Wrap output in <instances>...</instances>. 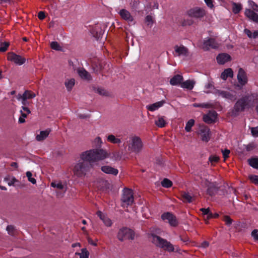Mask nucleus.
<instances>
[{"instance_id":"nucleus-1","label":"nucleus","mask_w":258,"mask_h":258,"mask_svg":"<svg viewBox=\"0 0 258 258\" xmlns=\"http://www.w3.org/2000/svg\"><path fill=\"white\" fill-rule=\"evenodd\" d=\"M106 155V152L102 149H92L82 152L80 160L74 168V174L79 177L85 176L92 167V162L103 160Z\"/></svg>"},{"instance_id":"nucleus-2","label":"nucleus","mask_w":258,"mask_h":258,"mask_svg":"<svg viewBox=\"0 0 258 258\" xmlns=\"http://www.w3.org/2000/svg\"><path fill=\"white\" fill-rule=\"evenodd\" d=\"M252 99L251 95H246L238 99L234 105V110L232 113L236 116L239 112L244 111L245 108H249Z\"/></svg>"},{"instance_id":"nucleus-3","label":"nucleus","mask_w":258,"mask_h":258,"mask_svg":"<svg viewBox=\"0 0 258 258\" xmlns=\"http://www.w3.org/2000/svg\"><path fill=\"white\" fill-rule=\"evenodd\" d=\"M151 237L152 242L157 246L163 248L164 250L168 252H173L174 251L173 245L166 239L162 238L154 234H152Z\"/></svg>"},{"instance_id":"nucleus-4","label":"nucleus","mask_w":258,"mask_h":258,"mask_svg":"<svg viewBox=\"0 0 258 258\" xmlns=\"http://www.w3.org/2000/svg\"><path fill=\"white\" fill-rule=\"evenodd\" d=\"M128 150L131 152L139 153L143 148V144L141 139L138 136L130 138L127 143Z\"/></svg>"},{"instance_id":"nucleus-5","label":"nucleus","mask_w":258,"mask_h":258,"mask_svg":"<svg viewBox=\"0 0 258 258\" xmlns=\"http://www.w3.org/2000/svg\"><path fill=\"white\" fill-rule=\"evenodd\" d=\"M136 233L134 230L126 227H123L119 229L117 238L120 241L125 240H134Z\"/></svg>"},{"instance_id":"nucleus-6","label":"nucleus","mask_w":258,"mask_h":258,"mask_svg":"<svg viewBox=\"0 0 258 258\" xmlns=\"http://www.w3.org/2000/svg\"><path fill=\"white\" fill-rule=\"evenodd\" d=\"M121 202L122 207L131 206L134 202L133 191L129 188H124L122 191Z\"/></svg>"},{"instance_id":"nucleus-7","label":"nucleus","mask_w":258,"mask_h":258,"mask_svg":"<svg viewBox=\"0 0 258 258\" xmlns=\"http://www.w3.org/2000/svg\"><path fill=\"white\" fill-rule=\"evenodd\" d=\"M187 14L189 17L201 19L205 16L206 11L202 8L195 7L188 10Z\"/></svg>"},{"instance_id":"nucleus-8","label":"nucleus","mask_w":258,"mask_h":258,"mask_svg":"<svg viewBox=\"0 0 258 258\" xmlns=\"http://www.w3.org/2000/svg\"><path fill=\"white\" fill-rule=\"evenodd\" d=\"M212 93L216 95L220 96L221 97L225 98L231 101H234L236 99V93H232L227 91L220 90L215 89Z\"/></svg>"},{"instance_id":"nucleus-9","label":"nucleus","mask_w":258,"mask_h":258,"mask_svg":"<svg viewBox=\"0 0 258 258\" xmlns=\"http://www.w3.org/2000/svg\"><path fill=\"white\" fill-rule=\"evenodd\" d=\"M219 43L215 39L213 38H208L207 40H204L202 48L204 51H208L210 49H216L219 47Z\"/></svg>"},{"instance_id":"nucleus-10","label":"nucleus","mask_w":258,"mask_h":258,"mask_svg":"<svg viewBox=\"0 0 258 258\" xmlns=\"http://www.w3.org/2000/svg\"><path fill=\"white\" fill-rule=\"evenodd\" d=\"M8 59L14 62L15 63L21 66L25 62L26 59L13 52H10L8 53Z\"/></svg>"},{"instance_id":"nucleus-11","label":"nucleus","mask_w":258,"mask_h":258,"mask_svg":"<svg viewBox=\"0 0 258 258\" xmlns=\"http://www.w3.org/2000/svg\"><path fill=\"white\" fill-rule=\"evenodd\" d=\"M161 218L163 221L167 220L169 224L173 227L177 226L178 222L176 217L171 213H164L161 215Z\"/></svg>"},{"instance_id":"nucleus-12","label":"nucleus","mask_w":258,"mask_h":258,"mask_svg":"<svg viewBox=\"0 0 258 258\" xmlns=\"http://www.w3.org/2000/svg\"><path fill=\"white\" fill-rule=\"evenodd\" d=\"M119 14L122 19L127 21L129 24L133 25L135 24L133 16H132L131 13L126 10H120Z\"/></svg>"},{"instance_id":"nucleus-13","label":"nucleus","mask_w":258,"mask_h":258,"mask_svg":"<svg viewBox=\"0 0 258 258\" xmlns=\"http://www.w3.org/2000/svg\"><path fill=\"white\" fill-rule=\"evenodd\" d=\"M217 117V113L214 110L209 111L203 116V120L207 123H212L215 122Z\"/></svg>"},{"instance_id":"nucleus-14","label":"nucleus","mask_w":258,"mask_h":258,"mask_svg":"<svg viewBox=\"0 0 258 258\" xmlns=\"http://www.w3.org/2000/svg\"><path fill=\"white\" fill-rule=\"evenodd\" d=\"M90 32L92 36L95 38L96 40H98L104 34V30L99 24H97L94 26L91 30Z\"/></svg>"},{"instance_id":"nucleus-15","label":"nucleus","mask_w":258,"mask_h":258,"mask_svg":"<svg viewBox=\"0 0 258 258\" xmlns=\"http://www.w3.org/2000/svg\"><path fill=\"white\" fill-rule=\"evenodd\" d=\"M237 77L238 81L241 85L244 86L247 83L246 74L242 68L239 69Z\"/></svg>"},{"instance_id":"nucleus-16","label":"nucleus","mask_w":258,"mask_h":258,"mask_svg":"<svg viewBox=\"0 0 258 258\" xmlns=\"http://www.w3.org/2000/svg\"><path fill=\"white\" fill-rule=\"evenodd\" d=\"M200 134L203 141L208 142L210 140V129L207 126H202L200 130Z\"/></svg>"},{"instance_id":"nucleus-17","label":"nucleus","mask_w":258,"mask_h":258,"mask_svg":"<svg viewBox=\"0 0 258 258\" xmlns=\"http://www.w3.org/2000/svg\"><path fill=\"white\" fill-rule=\"evenodd\" d=\"M174 51L178 56L183 55L186 56L188 55V50L183 45H175L174 46Z\"/></svg>"},{"instance_id":"nucleus-18","label":"nucleus","mask_w":258,"mask_h":258,"mask_svg":"<svg viewBox=\"0 0 258 258\" xmlns=\"http://www.w3.org/2000/svg\"><path fill=\"white\" fill-rule=\"evenodd\" d=\"M208 187L207 192L210 196H215L218 191L219 188L213 183L209 182L207 185H205Z\"/></svg>"},{"instance_id":"nucleus-19","label":"nucleus","mask_w":258,"mask_h":258,"mask_svg":"<svg viewBox=\"0 0 258 258\" xmlns=\"http://www.w3.org/2000/svg\"><path fill=\"white\" fill-rule=\"evenodd\" d=\"M101 170L106 174H111L115 176L117 175L118 173V169L108 165L101 166Z\"/></svg>"},{"instance_id":"nucleus-20","label":"nucleus","mask_w":258,"mask_h":258,"mask_svg":"<svg viewBox=\"0 0 258 258\" xmlns=\"http://www.w3.org/2000/svg\"><path fill=\"white\" fill-rule=\"evenodd\" d=\"M96 215L103 221V223L105 226H106L107 227H110L112 225V222L110 219H109L106 215L103 214L101 211H97L96 212Z\"/></svg>"},{"instance_id":"nucleus-21","label":"nucleus","mask_w":258,"mask_h":258,"mask_svg":"<svg viewBox=\"0 0 258 258\" xmlns=\"http://www.w3.org/2000/svg\"><path fill=\"white\" fill-rule=\"evenodd\" d=\"M216 59L219 64H223L231 60V56L227 53H221L217 56Z\"/></svg>"},{"instance_id":"nucleus-22","label":"nucleus","mask_w":258,"mask_h":258,"mask_svg":"<svg viewBox=\"0 0 258 258\" xmlns=\"http://www.w3.org/2000/svg\"><path fill=\"white\" fill-rule=\"evenodd\" d=\"M92 68L96 74L100 73L103 69V63L98 60H94L92 63Z\"/></svg>"},{"instance_id":"nucleus-23","label":"nucleus","mask_w":258,"mask_h":258,"mask_svg":"<svg viewBox=\"0 0 258 258\" xmlns=\"http://www.w3.org/2000/svg\"><path fill=\"white\" fill-rule=\"evenodd\" d=\"M245 16L253 22H258V14L250 9H246L245 11Z\"/></svg>"},{"instance_id":"nucleus-24","label":"nucleus","mask_w":258,"mask_h":258,"mask_svg":"<svg viewBox=\"0 0 258 258\" xmlns=\"http://www.w3.org/2000/svg\"><path fill=\"white\" fill-rule=\"evenodd\" d=\"M165 103L164 100L157 102L146 106L147 109L150 111H154L162 107Z\"/></svg>"},{"instance_id":"nucleus-25","label":"nucleus","mask_w":258,"mask_h":258,"mask_svg":"<svg viewBox=\"0 0 258 258\" xmlns=\"http://www.w3.org/2000/svg\"><path fill=\"white\" fill-rule=\"evenodd\" d=\"M183 77L180 75H176L174 76L170 80V83L171 85L175 86L178 85H181L182 81H183Z\"/></svg>"},{"instance_id":"nucleus-26","label":"nucleus","mask_w":258,"mask_h":258,"mask_svg":"<svg viewBox=\"0 0 258 258\" xmlns=\"http://www.w3.org/2000/svg\"><path fill=\"white\" fill-rule=\"evenodd\" d=\"M233 77V72L231 68L225 69L221 75V78L223 80H226L228 77L232 78Z\"/></svg>"},{"instance_id":"nucleus-27","label":"nucleus","mask_w":258,"mask_h":258,"mask_svg":"<svg viewBox=\"0 0 258 258\" xmlns=\"http://www.w3.org/2000/svg\"><path fill=\"white\" fill-rule=\"evenodd\" d=\"M208 175V173L206 170L201 171L198 173V176L201 179L202 183H204V185H207L209 182H210L207 179Z\"/></svg>"},{"instance_id":"nucleus-28","label":"nucleus","mask_w":258,"mask_h":258,"mask_svg":"<svg viewBox=\"0 0 258 258\" xmlns=\"http://www.w3.org/2000/svg\"><path fill=\"white\" fill-rule=\"evenodd\" d=\"M78 74L83 79L90 80L91 79L90 74L84 69H81L78 71Z\"/></svg>"},{"instance_id":"nucleus-29","label":"nucleus","mask_w":258,"mask_h":258,"mask_svg":"<svg viewBox=\"0 0 258 258\" xmlns=\"http://www.w3.org/2000/svg\"><path fill=\"white\" fill-rule=\"evenodd\" d=\"M195 82L193 81L188 80L182 82L180 86L181 88H186L188 90H192L194 87Z\"/></svg>"},{"instance_id":"nucleus-30","label":"nucleus","mask_w":258,"mask_h":258,"mask_svg":"<svg viewBox=\"0 0 258 258\" xmlns=\"http://www.w3.org/2000/svg\"><path fill=\"white\" fill-rule=\"evenodd\" d=\"M49 131L47 130L41 131L39 135L36 137V139L38 141H42L45 139L49 135Z\"/></svg>"},{"instance_id":"nucleus-31","label":"nucleus","mask_w":258,"mask_h":258,"mask_svg":"<svg viewBox=\"0 0 258 258\" xmlns=\"http://www.w3.org/2000/svg\"><path fill=\"white\" fill-rule=\"evenodd\" d=\"M107 140L108 142L114 144H119L121 143V140L116 137L113 135H109L107 137Z\"/></svg>"},{"instance_id":"nucleus-32","label":"nucleus","mask_w":258,"mask_h":258,"mask_svg":"<svg viewBox=\"0 0 258 258\" xmlns=\"http://www.w3.org/2000/svg\"><path fill=\"white\" fill-rule=\"evenodd\" d=\"M248 164L254 169H258V157H252L248 159Z\"/></svg>"},{"instance_id":"nucleus-33","label":"nucleus","mask_w":258,"mask_h":258,"mask_svg":"<svg viewBox=\"0 0 258 258\" xmlns=\"http://www.w3.org/2000/svg\"><path fill=\"white\" fill-rule=\"evenodd\" d=\"M75 80L74 79L66 80L64 82V85L68 91H71L75 85Z\"/></svg>"},{"instance_id":"nucleus-34","label":"nucleus","mask_w":258,"mask_h":258,"mask_svg":"<svg viewBox=\"0 0 258 258\" xmlns=\"http://www.w3.org/2000/svg\"><path fill=\"white\" fill-rule=\"evenodd\" d=\"M166 124L164 117L159 116L157 120H155V124L159 127H163Z\"/></svg>"},{"instance_id":"nucleus-35","label":"nucleus","mask_w":258,"mask_h":258,"mask_svg":"<svg viewBox=\"0 0 258 258\" xmlns=\"http://www.w3.org/2000/svg\"><path fill=\"white\" fill-rule=\"evenodd\" d=\"M75 254L79 255L80 258H88L89 255V252L85 248L81 249V252H76Z\"/></svg>"},{"instance_id":"nucleus-36","label":"nucleus","mask_w":258,"mask_h":258,"mask_svg":"<svg viewBox=\"0 0 258 258\" xmlns=\"http://www.w3.org/2000/svg\"><path fill=\"white\" fill-rule=\"evenodd\" d=\"M22 95L25 96L27 99H32L36 96L35 94L30 90H26Z\"/></svg>"},{"instance_id":"nucleus-37","label":"nucleus","mask_w":258,"mask_h":258,"mask_svg":"<svg viewBox=\"0 0 258 258\" xmlns=\"http://www.w3.org/2000/svg\"><path fill=\"white\" fill-rule=\"evenodd\" d=\"M195 124V120L193 119H189L186 123L185 130L187 132H190L191 130V127Z\"/></svg>"},{"instance_id":"nucleus-38","label":"nucleus","mask_w":258,"mask_h":258,"mask_svg":"<svg viewBox=\"0 0 258 258\" xmlns=\"http://www.w3.org/2000/svg\"><path fill=\"white\" fill-rule=\"evenodd\" d=\"M242 7L241 4L235 3L233 4L232 11L234 14H236L239 13Z\"/></svg>"},{"instance_id":"nucleus-39","label":"nucleus","mask_w":258,"mask_h":258,"mask_svg":"<svg viewBox=\"0 0 258 258\" xmlns=\"http://www.w3.org/2000/svg\"><path fill=\"white\" fill-rule=\"evenodd\" d=\"M162 186L165 188L170 187L172 185V182L167 178H164L161 182Z\"/></svg>"},{"instance_id":"nucleus-40","label":"nucleus","mask_w":258,"mask_h":258,"mask_svg":"<svg viewBox=\"0 0 258 258\" xmlns=\"http://www.w3.org/2000/svg\"><path fill=\"white\" fill-rule=\"evenodd\" d=\"M17 99L18 100H21L22 103L23 105V106H26L29 104V102L27 100V99L26 98V97L21 95L20 94H18Z\"/></svg>"},{"instance_id":"nucleus-41","label":"nucleus","mask_w":258,"mask_h":258,"mask_svg":"<svg viewBox=\"0 0 258 258\" xmlns=\"http://www.w3.org/2000/svg\"><path fill=\"white\" fill-rule=\"evenodd\" d=\"M182 198L184 202L191 203L192 202V197L188 194L184 192L182 194Z\"/></svg>"},{"instance_id":"nucleus-42","label":"nucleus","mask_w":258,"mask_h":258,"mask_svg":"<svg viewBox=\"0 0 258 258\" xmlns=\"http://www.w3.org/2000/svg\"><path fill=\"white\" fill-rule=\"evenodd\" d=\"M50 47L52 49L55 50H61V47L58 43V42L56 41H53L50 44Z\"/></svg>"},{"instance_id":"nucleus-43","label":"nucleus","mask_w":258,"mask_h":258,"mask_svg":"<svg viewBox=\"0 0 258 258\" xmlns=\"http://www.w3.org/2000/svg\"><path fill=\"white\" fill-rule=\"evenodd\" d=\"M1 46L0 47V51L5 52L8 49V48L9 46V43L7 42H5L3 43H1Z\"/></svg>"},{"instance_id":"nucleus-44","label":"nucleus","mask_w":258,"mask_h":258,"mask_svg":"<svg viewBox=\"0 0 258 258\" xmlns=\"http://www.w3.org/2000/svg\"><path fill=\"white\" fill-rule=\"evenodd\" d=\"M194 21L191 19H184L182 22V25L185 26H190L193 24Z\"/></svg>"},{"instance_id":"nucleus-45","label":"nucleus","mask_w":258,"mask_h":258,"mask_svg":"<svg viewBox=\"0 0 258 258\" xmlns=\"http://www.w3.org/2000/svg\"><path fill=\"white\" fill-rule=\"evenodd\" d=\"M26 176H27L28 180L30 182L33 184H35L36 183V180L35 178L32 177V174L31 172L27 171L26 172Z\"/></svg>"},{"instance_id":"nucleus-46","label":"nucleus","mask_w":258,"mask_h":258,"mask_svg":"<svg viewBox=\"0 0 258 258\" xmlns=\"http://www.w3.org/2000/svg\"><path fill=\"white\" fill-rule=\"evenodd\" d=\"M145 22L148 26L151 27L153 24V19L152 17L150 15H148L145 18Z\"/></svg>"},{"instance_id":"nucleus-47","label":"nucleus","mask_w":258,"mask_h":258,"mask_svg":"<svg viewBox=\"0 0 258 258\" xmlns=\"http://www.w3.org/2000/svg\"><path fill=\"white\" fill-rule=\"evenodd\" d=\"M219 160V158L216 155H211L209 158V161L212 164L213 163L218 162Z\"/></svg>"},{"instance_id":"nucleus-48","label":"nucleus","mask_w":258,"mask_h":258,"mask_svg":"<svg viewBox=\"0 0 258 258\" xmlns=\"http://www.w3.org/2000/svg\"><path fill=\"white\" fill-rule=\"evenodd\" d=\"M223 220L227 226L230 225L232 223V219L229 216H225Z\"/></svg>"},{"instance_id":"nucleus-49","label":"nucleus","mask_w":258,"mask_h":258,"mask_svg":"<svg viewBox=\"0 0 258 258\" xmlns=\"http://www.w3.org/2000/svg\"><path fill=\"white\" fill-rule=\"evenodd\" d=\"M249 179L252 183L258 185V175H251L249 176Z\"/></svg>"},{"instance_id":"nucleus-50","label":"nucleus","mask_w":258,"mask_h":258,"mask_svg":"<svg viewBox=\"0 0 258 258\" xmlns=\"http://www.w3.org/2000/svg\"><path fill=\"white\" fill-rule=\"evenodd\" d=\"M7 230L9 234L12 235L14 234L15 228L13 226L8 225L7 227Z\"/></svg>"},{"instance_id":"nucleus-51","label":"nucleus","mask_w":258,"mask_h":258,"mask_svg":"<svg viewBox=\"0 0 258 258\" xmlns=\"http://www.w3.org/2000/svg\"><path fill=\"white\" fill-rule=\"evenodd\" d=\"M251 133L253 137H258V126L251 127Z\"/></svg>"},{"instance_id":"nucleus-52","label":"nucleus","mask_w":258,"mask_h":258,"mask_svg":"<svg viewBox=\"0 0 258 258\" xmlns=\"http://www.w3.org/2000/svg\"><path fill=\"white\" fill-rule=\"evenodd\" d=\"M51 185L53 187H56L59 189H62L64 188V185L61 183H55L52 182Z\"/></svg>"},{"instance_id":"nucleus-53","label":"nucleus","mask_w":258,"mask_h":258,"mask_svg":"<svg viewBox=\"0 0 258 258\" xmlns=\"http://www.w3.org/2000/svg\"><path fill=\"white\" fill-rule=\"evenodd\" d=\"M97 92L100 95H102L103 96H106L107 95V92L106 91L102 88H98L97 89Z\"/></svg>"},{"instance_id":"nucleus-54","label":"nucleus","mask_w":258,"mask_h":258,"mask_svg":"<svg viewBox=\"0 0 258 258\" xmlns=\"http://www.w3.org/2000/svg\"><path fill=\"white\" fill-rule=\"evenodd\" d=\"M255 145L253 143H250L248 144L245 149L247 151H250L255 148Z\"/></svg>"},{"instance_id":"nucleus-55","label":"nucleus","mask_w":258,"mask_h":258,"mask_svg":"<svg viewBox=\"0 0 258 258\" xmlns=\"http://www.w3.org/2000/svg\"><path fill=\"white\" fill-rule=\"evenodd\" d=\"M194 106L196 107H203V108H208L209 107V104L207 103H202V104H199V103H195L194 104Z\"/></svg>"},{"instance_id":"nucleus-56","label":"nucleus","mask_w":258,"mask_h":258,"mask_svg":"<svg viewBox=\"0 0 258 258\" xmlns=\"http://www.w3.org/2000/svg\"><path fill=\"white\" fill-rule=\"evenodd\" d=\"M251 236L255 240H258V231L256 229L253 230L251 232Z\"/></svg>"},{"instance_id":"nucleus-57","label":"nucleus","mask_w":258,"mask_h":258,"mask_svg":"<svg viewBox=\"0 0 258 258\" xmlns=\"http://www.w3.org/2000/svg\"><path fill=\"white\" fill-rule=\"evenodd\" d=\"M230 150L228 149H225L224 151H222L223 156V158L226 159L229 157V155L230 154Z\"/></svg>"},{"instance_id":"nucleus-58","label":"nucleus","mask_w":258,"mask_h":258,"mask_svg":"<svg viewBox=\"0 0 258 258\" xmlns=\"http://www.w3.org/2000/svg\"><path fill=\"white\" fill-rule=\"evenodd\" d=\"M45 17V13L43 11H40L38 14V17L40 20H43Z\"/></svg>"},{"instance_id":"nucleus-59","label":"nucleus","mask_w":258,"mask_h":258,"mask_svg":"<svg viewBox=\"0 0 258 258\" xmlns=\"http://www.w3.org/2000/svg\"><path fill=\"white\" fill-rule=\"evenodd\" d=\"M204 1L208 7L210 8H213L214 5L212 0H204Z\"/></svg>"},{"instance_id":"nucleus-60","label":"nucleus","mask_w":258,"mask_h":258,"mask_svg":"<svg viewBox=\"0 0 258 258\" xmlns=\"http://www.w3.org/2000/svg\"><path fill=\"white\" fill-rule=\"evenodd\" d=\"M19 181L15 177H13L11 181L8 183L9 185H14L15 183L18 182Z\"/></svg>"},{"instance_id":"nucleus-61","label":"nucleus","mask_w":258,"mask_h":258,"mask_svg":"<svg viewBox=\"0 0 258 258\" xmlns=\"http://www.w3.org/2000/svg\"><path fill=\"white\" fill-rule=\"evenodd\" d=\"M245 33L247 35V36L249 38H252V33L248 29H244Z\"/></svg>"},{"instance_id":"nucleus-62","label":"nucleus","mask_w":258,"mask_h":258,"mask_svg":"<svg viewBox=\"0 0 258 258\" xmlns=\"http://www.w3.org/2000/svg\"><path fill=\"white\" fill-rule=\"evenodd\" d=\"M209 242L207 241H203L201 244V247H202V248H207L209 246Z\"/></svg>"},{"instance_id":"nucleus-63","label":"nucleus","mask_w":258,"mask_h":258,"mask_svg":"<svg viewBox=\"0 0 258 258\" xmlns=\"http://www.w3.org/2000/svg\"><path fill=\"white\" fill-rule=\"evenodd\" d=\"M201 211L202 212V213L204 215H208L210 211V209L209 208L205 209V208H202L201 209Z\"/></svg>"},{"instance_id":"nucleus-64","label":"nucleus","mask_w":258,"mask_h":258,"mask_svg":"<svg viewBox=\"0 0 258 258\" xmlns=\"http://www.w3.org/2000/svg\"><path fill=\"white\" fill-rule=\"evenodd\" d=\"M251 3L252 4L251 5V7H252V9L253 10V11L258 12V5L257 4H256L255 3H254L253 2H251Z\"/></svg>"}]
</instances>
